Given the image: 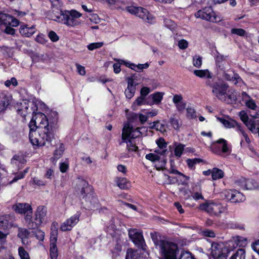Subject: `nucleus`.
Returning a JSON list of instances; mask_svg holds the SVG:
<instances>
[{"mask_svg":"<svg viewBox=\"0 0 259 259\" xmlns=\"http://www.w3.org/2000/svg\"><path fill=\"white\" fill-rule=\"evenodd\" d=\"M206 84L212 88L213 94L220 100L228 104H232L236 101V92L233 90L227 91L228 87L226 84L215 83L212 84L210 80L206 81Z\"/></svg>","mask_w":259,"mask_h":259,"instance_id":"f257e3e1","label":"nucleus"},{"mask_svg":"<svg viewBox=\"0 0 259 259\" xmlns=\"http://www.w3.org/2000/svg\"><path fill=\"white\" fill-rule=\"evenodd\" d=\"M33 114L32 118L30 121L28 126L29 128H33L38 130V132L35 133L32 131L31 133V138L35 134L38 135L41 134L42 136L46 135V132H53L51 126H49L48 119L46 115L42 113L38 112Z\"/></svg>","mask_w":259,"mask_h":259,"instance_id":"f03ea898","label":"nucleus"},{"mask_svg":"<svg viewBox=\"0 0 259 259\" xmlns=\"http://www.w3.org/2000/svg\"><path fill=\"white\" fill-rule=\"evenodd\" d=\"M154 243L159 250L161 259H177L179 249L176 243L165 240H157Z\"/></svg>","mask_w":259,"mask_h":259,"instance_id":"7ed1b4c3","label":"nucleus"},{"mask_svg":"<svg viewBox=\"0 0 259 259\" xmlns=\"http://www.w3.org/2000/svg\"><path fill=\"white\" fill-rule=\"evenodd\" d=\"M199 209L211 216L219 217L227 210V205L216 200H207L200 204Z\"/></svg>","mask_w":259,"mask_h":259,"instance_id":"20e7f679","label":"nucleus"},{"mask_svg":"<svg viewBox=\"0 0 259 259\" xmlns=\"http://www.w3.org/2000/svg\"><path fill=\"white\" fill-rule=\"evenodd\" d=\"M47 213V207L45 206H38L34 211V217L31 215V218L29 219L27 227L30 229H34L38 228L46 221Z\"/></svg>","mask_w":259,"mask_h":259,"instance_id":"39448f33","label":"nucleus"},{"mask_svg":"<svg viewBox=\"0 0 259 259\" xmlns=\"http://www.w3.org/2000/svg\"><path fill=\"white\" fill-rule=\"evenodd\" d=\"M125 10L149 24H154L156 22L155 17L144 8L131 6L126 7Z\"/></svg>","mask_w":259,"mask_h":259,"instance_id":"423d86ee","label":"nucleus"},{"mask_svg":"<svg viewBox=\"0 0 259 259\" xmlns=\"http://www.w3.org/2000/svg\"><path fill=\"white\" fill-rule=\"evenodd\" d=\"M34 132L35 133L38 132V130H35L33 128H29V138L30 142L33 145L38 146H44L46 143H50L53 140L54 137V132H46V135L42 136L41 134L38 135L35 134L34 136L31 138V132Z\"/></svg>","mask_w":259,"mask_h":259,"instance_id":"0eeeda50","label":"nucleus"},{"mask_svg":"<svg viewBox=\"0 0 259 259\" xmlns=\"http://www.w3.org/2000/svg\"><path fill=\"white\" fill-rule=\"evenodd\" d=\"M81 14L75 10L61 12L59 18L62 23L68 26L73 27L78 25L80 22L79 18Z\"/></svg>","mask_w":259,"mask_h":259,"instance_id":"6e6552de","label":"nucleus"},{"mask_svg":"<svg viewBox=\"0 0 259 259\" xmlns=\"http://www.w3.org/2000/svg\"><path fill=\"white\" fill-rule=\"evenodd\" d=\"M13 208L16 212L24 215L25 223L27 226L29 220L32 215L33 210L31 205L27 203H18L14 205Z\"/></svg>","mask_w":259,"mask_h":259,"instance_id":"1a4fd4ad","label":"nucleus"},{"mask_svg":"<svg viewBox=\"0 0 259 259\" xmlns=\"http://www.w3.org/2000/svg\"><path fill=\"white\" fill-rule=\"evenodd\" d=\"M211 148L213 153L223 157H226L230 154L227 142L224 139H220L214 142Z\"/></svg>","mask_w":259,"mask_h":259,"instance_id":"9d476101","label":"nucleus"},{"mask_svg":"<svg viewBox=\"0 0 259 259\" xmlns=\"http://www.w3.org/2000/svg\"><path fill=\"white\" fill-rule=\"evenodd\" d=\"M17 111L19 114L23 117H25L27 114L32 113L34 114L37 110L36 105L33 102L23 101L20 103V105H17Z\"/></svg>","mask_w":259,"mask_h":259,"instance_id":"9b49d317","label":"nucleus"},{"mask_svg":"<svg viewBox=\"0 0 259 259\" xmlns=\"http://www.w3.org/2000/svg\"><path fill=\"white\" fill-rule=\"evenodd\" d=\"M197 18L206 20L212 22H218L221 19L216 16L211 7H205L202 10L198 11L195 14Z\"/></svg>","mask_w":259,"mask_h":259,"instance_id":"f8f14e48","label":"nucleus"},{"mask_svg":"<svg viewBox=\"0 0 259 259\" xmlns=\"http://www.w3.org/2000/svg\"><path fill=\"white\" fill-rule=\"evenodd\" d=\"M140 128L137 127L134 129L129 124H125L122 130V140L123 142H125L127 139H135L141 136V133Z\"/></svg>","mask_w":259,"mask_h":259,"instance_id":"ddd939ff","label":"nucleus"},{"mask_svg":"<svg viewBox=\"0 0 259 259\" xmlns=\"http://www.w3.org/2000/svg\"><path fill=\"white\" fill-rule=\"evenodd\" d=\"M81 213L77 212L73 215L67 219L60 226L62 231H70L79 222Z\"/></svg>","mask_w":259,"mask_h":259,"instance_id":"4468645a","label":"nucleus"},{"mask_svg":"<svg viewBox=\"0 0 259 259\" xmlns=\"http://www.w3.org/2000/svg\"><path fill=\"white\" fill-rule=\"evenodd\" d=\"M146 158L153 162H155V167L157 169H163L166 163V159L165 157H161L155 153H149L146 154Z\"/></svg>","mask_w":259,"mask_h":259,"instance_id":"2eb2a0df","label":"nucleus"},{"mask_svg":"<svg viewBox=\"0 0 259 259\" xmlns=\"http://www.w3.org/2000/svg\"><path fill=\"white\" fill-rule=\"evenodd\" d=\"M226 197L227 199L232 203L240 202L245 200L243 194L236 190L227 191L226 193Z\"/></svg>","mask_w":259,"mask_h":259,"instance_id":"dca6fc26","label":"nucleus"},{"mask_svg":"<svg viewBox=\"0 0 259 259\" xmlns=\"http://www.w3.org/2000/svg\"><path fill=\"white\" fill-rule=\"evenodd\" d=\"M77 185L81 196L83 198H86L91 191V187L85 180L80 179L77 180Z\"/></svg>","mask_w":259,"mask_h":259,"instance_id":"f3484780","label":"nucleus"},{"mask_svg":"<svg viewBox=\"0 0 259 259\" xmlns=\"http://www.w3.org/2000/svg\"><path fill=\"white\" fill-rule=\"evenodd\" d=\"M128 236L135 244L142 245L144 241L142 233L138 231L137 229H133L129 230Z\"/></svg>","mask_w":259,"mask_h":259,"instance_id":"a211bd4d","label":"nucleus"},{"mask_svg":"<svg viewBox=\"0 0 259 259\" xmlns=\"http://www.w3.org/2000/svg\"><path fill=\"white\" fill-rule=\"evenodd\" d=\"M247 244V239L242 236H236L232 238L229 242V246L232 245L234 248H236L239 246L240 247H244Z\"/></svg>","mask_w":259,"mask_h":259,"instance_id":"6ab92c4d","label":"nucleus"},{"mask_svg":"<svg viewBox=\"0 0 259 259\" xmlns=\"http://www.w3.org/2000/svg\"><path fill=\"white\" fill-rule=\"evenodd\" d=\"M236 131L239 134L240 136L242 137L240 141L241 147H248L250 143V140L247 133L243 130L240 125H237Z\"/></svg>","mask_w":259,"mask_h":259,"instance_id":"aec40b11","label":"nucleus"},{"mask_svg":"<svg viewBox=\"0 0 259 259\" xmlns=\"http://www.w3.org/2000/svg\"><path fill=\"white\" fill-rule=\"evenodd\" d=\"M36 31L35 25L29 27L27 25H21L19 32L24 36L29 37L33 34Z\"/></svg>","mask_w":259,"mask_h":259,"instance_id":"412c9836","label":"nucleus"},{"mask_svg":"<svg viewBox=\"0 0 259 259\" xmlns=\"http://www.w3.org/2000/svg\"><path fill=\"white\" fill-rule=\"evenodd\" d=\"M224 77L225 79L232 81L234 84H238L240 87L244 83L242 79L237 73H234L233 76H231L225 73L224 74Z\"/></svg>","mask_w":259,"mask_h":259,"instance_id":"4be33fe9","label":"nucleus"},{"mask_svg":"<svg viewBox=\"0 0 259 259\" xmlns=\"http://www.w3.org/2000/svg\"><path fill=\"white\" fill-rule=\"evenodd\" d=\"M191 197L195 201L204 200V197L202 194V189L200 185H195L192 187Z\"/></svg>","mask_w":259,"mask_h":259,"instance_id":"5701e85b","label":"nucleus"},{"mask_svg":"<svg viewBox=\"0 0 259 259\" xmlns=\"http://www.w3.org/2000/svg\"><path fill=\"white\" fill-rule=\"evenodd\" d=\"M114 182L120 189H127L130 187V183L125 178L117 177L115 178Z\"/></svg>","mask_w":259,"mask_h":259,"instance_id":"b1692460","label":"nucleus"},{"mask_svg":"<svg viewBox=\"0 0 259 259\" xmlns=\"http://www.w3.org/2000/svg\"><path fill=\"white\" fill-rule=\"evenodd\" d=\"M11 97L4 94L0 95V113L3 112L10 104Z\"/></svg>","mask_w":259,"mask_h":259,"instance_id":"393cba45","label":"nucleus"},{"mask_svg":"<svg viewBox=\"0 0 259 259\" xmlns=\"http://www.w3.org/2000/svg\"><path fill=\"white\" fill-rule=\"evenodd\" d=\"M195 75L201 78L211 79L213 74L208 69L195 70L193 71Z\"/></svg>","mask_w":259,"mask_h":259,"instance_id":"a878e982","label":"nucleus"},{"mask_svg":"<svg viewBox=\"0 0 259 259\" xmlns=\"http://www.w3.org/2000/svg\"><path fill=\"white\" fill-rule=\"evenodd\" d=\"M222 245L216 242H213L211 245V253L214 257H220L222 256Z\"/></svg>","mask_w":259,"mask_h":259,"instance_id":"bb28decb","label":"nucleus"},{"mask_svg":"<svg viewBox=\"0 0 259 259\" xmlns=\"http://www.w3.org/2000/svg\"><path fill=\"white\" fill-rule=\"evenodd\" d=\"M217 120L222 123L225 127L227 128H232L236 127L237 129V125H239L235 120L233 119L227 120L223 117H217Z\"/></svg>","mask_w":259,"mask_h":259,"instance_id":"cd10ccee","label":"nucleus"},{"mask_svg":"<svg viewBox=\"0 0 259 259\" xmlns=\"http://www.w3.org/2000/svg\"><path fill=\"white\" fill-rule=\"evenodd\" d=\"M185 145L181 143H174V155L176 157H181L184 150Z\"/></svg>","mask_w":259,"mask_h":259,"instance_id":"c85d7f7f","label":"nucleus"},{"mask_svg":"<svg viewBox=\"0 0 259 259\" xmlns=\"http://www.w3.org/2000/svg\"><path fill=\"white\" fill-rule=\"evenodd\" d=\"M64 151V146L63 144H60L59 145V147L56 149L54 153V155L52 158L53 162H56V161L59 159L63 155V152Z\"/></svg>","mask_w":259,"mask_h":259,"instance_id":"c756f323","label":"nucleus"},{"mask_svg":"<svg viewBox=\"0 0 259 259\" xmlns=\"http://www.w3.org/2000/svg\"><path fill=\"white\" fill-rule=\"evenodd\" d=\"M125 259H143V258L140 256L138 250L128 249L126 252Z\"/></svg>","mask_w":259,"mask_h":259,"instance_id":"7c9ffc66","label":"nucleus"},{"mask_svg":"<svg viewBox=\"0 0 259 259\" xmlns=\"http://www.w3.org/2000/svg\"><path fill=\"white\" fill-rule=\"evenodd\" d=\"M224 176L223 171L218 168L214 167L211 170V177L213 180L222 179Z\"/></svg>","mask_w":259,"mask_h":259,"instance_id":"2f4dec72","label":"nucleus"},{"mask_svg":"<svg viewBox=\"0 0 259 259\" xmlns=\"http://www.w3.org/2000/svg\"><path fill=\"white\" fill-rule=\"evenodd\" d=\"M10 216L9 215H0V229L5 230L9 225Z\"/></svg>","mask_w":259,"mask_h":259,"instance_id":"473e14b6","label":"nucleus"},{"mask_svg":"<svg viewBox=\"0 0 259 259\" xmlns=\"http://www.w3.org/2000/svg\"><path fill=\"white\" fill-rule=\"evenodd\" d=\"M10 19H11V15L0 12V28L10 24Z\"/></svg>","mask_w":259,"mask_h":259,"instance_id":"72a5a7b5","label":"nucleus"},{"mask_svg":"<svg viewBox=\"0 0 259 259\" xmlns=\"http://www.w3.org/2000/svg\"><path fill=\"white\" fill-rule=\"evenodd\" d=\"M164 95V93L159 92L151 94L150 96L152 97L153 104H158L160 103L163 99Z\"/></svg>","mask_w":259,"mask_h":259,"instance_id":"f704fd0d","label":"nucleus"},{"mask_svg":"<svg viewBox=\"0 0 259 259\" xmlns=\"http://www.w3.org/2000/svg\"><path fill=\"white\" fill-rule=\"evenodd\" d=\"M28 172V168L25 169L22 171H20L15 174L13 179L9 182L10 184L15 183L19 180H21L25 177L26 174Z\"/></svg>","mask_w":259,"mask_h":259,"instance_id":"c9c22d12","label":"nucleus"},{"mask_svg":"<svg viewBox=\"0 0 259 259\" xmlns=\"http://www.w3.org/2000/svg\"><path fill=\"white\" fill-rule=\"evenodd\" d=\"M169 122L172 127L177 131L179 130L182 125V122L175 116L170 117Z\"/></svg>","mask_w":259,"mask_h":259,"instance_id":"e433bc0d","label":"nucleus"},{"mask_svg":"<svg viewBox=\"0 0 259 259\" xmlns=\"http://www.w3.org/2000/svg\"><path fill=\"white\" fill-rule=\"evenodd\" d=\"M156 143L158 146V147L159 148V150H161V153H167V144L165 142V140L163 138H161L157 139L156 141Z\"/></svg>","mask_w":259,"mask_h":259,"instance_id":"4c0bfd02","label":"nucleus"},{"mask_svg":"<svg viewBox=\"0 0 259 259\" xmlns=\"http://www.w3.org/2000/svg\"><path fill=\"white\" fill-rule=\"evenodd\" d=\"M244 124L246 125L248 128L254 134L257 133L258 124L255 123L254 121L252 120H248Z\"/></svg>","mask_w":259,"mask_h":259,"instance_id":"58836bf2","label":"nucleus"},{"mask_svg":"<svg viewBox=\"0 0 259 259\" xmlns=\"http://www.w3.org/2000/svg\"><path fill=\"white\" fill-rule=\"evenodd\" d=\"M245 251L243 249H238L230 258V259H245Z\"/></svg>","mask_w":259,"mask_h":259,"instance_id":"ea45409f","label":"nucleus"},{"mask_svg":"<svg viewBox=\"0 0 259 259\" xmlns=\"http://www.w3.org/2000/svg\"><path fill=\"white\" fill-rule=\"evenodd\" d=\"M32 235L39 242H42L45 238V232L40 229H37L32 232Z\"/></svg>","mask_w":259,"mask_h":259,"instance_id":"a19ab883","label":"nucleus"},{"mask_svg":"<svg viewBox=\"0 0 259 259\" xmlns=\"http://www.w3.org/2000/svg\"><path fill=\"white\" fill-rule=\"evenodd\" d=\"M50 255L51 259H57L58 250L56 245H50Z\"/></svg>","mask_w":259,"mask_h":259,"instance_id":"79ce46f5","label":"nucleus"},{"mask_svg":"<svg viewBox=\"0 0 259 259\" xmlns=\"http://www.w3.org/2000/svg\"><path fill=\"white\" fill-rule=\"evenodd\" d=\"M125 142L127 144L126 148L128 151L134 152L138 150V148L136 145L135 143L131 139H127V140H125Z\"/></svg>","mask_w":259,"mask_h":259,"instance_id":"37998d69","label":"nucleus"},{"mask_svg":"<svg viewBox=\"0 0 259 259\" xmlns=\"http://www.w3.org/2000/svg\"><path fill=\"white\" fill-rule=\"evenodd\" d=\"M151 127L160 132L165 131L164 125L160 123L159 121H154L150 123Z\"/></svg>","mask_w":259,"mask_h":259,"instance_id":"c03bdc74","label":"nucleus"},{"mask_svg":"<svg viewBox=\"0 0 259 259\" xmlns=\"http://www.w3.org/2000/svg\"><path fill=\"white\" fill-rule=\"evenodd\" d=\"M23 162L24 159L22 157L17 155H14L11 159V163L18 167H19V164L23 163Z\"/></svg>","mask_w":259,"mask_h":259,"instance_id":"a18cd8bd","label":"nucleus"},{"mask_svg":"<svg viewBox=\"0 0 259 259\" xmlns=\"http://www.w3.org/2000/svg\"><path fill=\"white\" fill-rule=\"evenodd\" d=\"M202 64V58L198 55L193 58V65L196 68H200Z\"/></svg>","mask_w":259,"mask_h":259,"instance_id":"49530a36","label":"nucleus"},{"mask_svg":"<svg viewBox=\"0 0 259 259\" xmlns=\"http://www.w3.org/2000/svg\"><path fill=\"white\" fill-rule=\"evenodd\" d=\"M258 187L257 183L252 179H247L246 185V190H253Z\"/></svg>","mask_w":259,"mask_h":259,"instance_id":"de8ad7c7","label":"nucleus"},{"mask_svg":"<svg viewBox=\"0 0 259 259\" xmlns=\"http://www.w3.org/2000/svg\"><path fill=\"white\" fill-rule=\"evenodd\" d=\"M163 22L164 26L170 29H174L176 26L175 23L169 18H164Z\"/></svg>","mask_w":259,"mask_h":259,"instance_id":"09e8293b","label":"nucleus"},{"mask_svg":"<svg viewBox=\"0 0 259 259\" xmlns=\"http://www.w3.org/2000/svg\"><path fill=\"white\" fill-rule=\"evenodd\" d=\"M18 253L21 259H30L28 253L23 247H19Z\"/></svg>","mask_w":259,"mask_h":259,"instance_id":"8fccbe9b","label":"nucleus"},{"mask_svg":"<svg viewBox=\"0 0 259 259\" xmlns=\"http://www.w3.org/2000/svg\"><path fill=\"white\" fill-rule=\"evenodd\" d=\"M30 234L29 231L26 229H20L19 230L18 236L21 238H28Z\"/></svg>","mask_w":259,"mask_h":259,"instance_id":"3c124183","label":"nucleus"},{"mask_svg":"<svg viewBox=\"0 0 259 259\" xmlns=\"http://www.w3.org/2000/svg\"><path fill=\"white\" fill-rule=\"evenodd\" d=\"M104 45L103 42H93L88 45L87 48L90 51L101 48Z\"/></svg>","mask_w":259,"mask_h":259,"instance_id":"603ef678","label":"nucleus"},{"mask_svg":"<svg viewBox=\"0 0 259 259\" xmlns=\"http://www.w3.org/2000/svg\"><path fill=\"white\" fill-rule=\"evenodd\" d=\"M106 2L108 6L111 9L119 8L117 0H106Z\"/></svg>","mask_w":259,"mask_h":259,"instance_id":"864d4df0","label":"nucleus"},{"mask_svg":"<svg viewBox=\"0 0 259 259\" xmlns=\"http://www.w3.org/2000/svg\"><path fill=\"white\" fill-rule=\"evenodd\" d=\"M136 88H127L125 91V95L127 98L131 99L134 95Z\"/></svg>","mask_w":259,"mask_h":259,"instance_id":"5fc2aeb1","label":"nucleus"},{"mask_svg":"<svg viewBox=\"0 0 259 259\" xmlns=\"http://www.w3.org/2000/svg\"><path fill=\"white\" fill-rule=\"evenodd\" d=\"M231 31L232 34L240 36H243L246 34V31L242 28H232Z\"/></svg>","mask_w":259,"mask_h":259,"instance_id":"6e6d98bb","label":"nucleus"},{"mask_svg":"<svg viewBox=\"0 0 259 259\" xmlns=\"http://www.w3.org/2000/svg\"><path fill=\"white\" fill-rule=\"evenodd\" d=\"M247 179L244 178H241L236 181V184L243 189L246 190Z\"/></svg>","mask_w":259,"mask_h":259,"instance_id":"4d7b16f0","label":"nucleus"},{"mask_svg":"<svg viewBox=\"0 0 259 259\" xmlns=\"http://www.w3.org/2000/svg\"><path fill=\"white\" fill-rule=\"evenodd\" d=\"M48 36L53 42H56L59 39V36L54 31H51L49 32Z\"/></svg>","mask_w":259,"mask_h":259,"instance_id":"13d9d810","label":"nucleus"},{"mask_svg":"<svg viewBox=\"0 0 259 259\" xmlns=\"http://www.w3.org/2000/svg\"><path fill=\"white\" fill-rule=\"evenodd\" d=\"M199 161L198 159H188L187 160V164L189 168L193 169L197 162Z\"/></svg>","mask_w":259,"mask_h":259,"instance_id":"bf43d9fd","label":"nucleus"},{"mask_svg":"<svg viewBox=\"0 0 259 259\" xmlns=\"http://www.w3.org/2000/svg\"><path fill=\"white\" fill-rule=\"evenodd\" d=\"M5 84L7 87H9L11 84L16 87L17 85L18 82L15 77H12L11 79L6 80L5 82Z\"/></svg>","mask_w":259,"mask_h":259,"instance_id":"052dcab7","label":"nucleus"},{"mask_svg":"<svg viewBox=\"0 0 259 259\" xmlns=\"http://www.w3.org/2000/svg\"><path fill=\"white\" fill-rule=\"evenodd\" d=\"M149 64L148 63H145L144 64H138L137 65V70L136 72H141L144 69H147L149 67Z\"/></svg>","mask_w":259,"mask_h":259,"instance_id":"680f3d73","label":"nucleus"},{"mask_svg":"<svg viewBox=\"0 0 259 259\" xmlns=\"http://www.w3.org/2000/svg\"><path fill=\"white\" fill-rule=\"evenodd\" d=\"M122 63L126 66L127 67L131 69L136 71L137 70V65L130 62V61H122Z\"/></svg>","mask_w":259,"mask_h":259,"instance_id":"e2e57ef3","label":"nucleus"},{"mask_svg":"<svg viewBox=\"0 0 259 259\" xmlns=\"http://www.w3.org/2000/svg\"><path fill=\"white\" fill-rule=\"evenodd\" d=\"M179 259H194L190 252L188 251H182L181 253Z\"/></svg>","mask_w":259,"mask_h":259,"instance_id":"0e129e2a","label":"nucleus"},{"mask_svg":"<svg viewBox=\"0 0 259 259\" xmlns=\"http://www.w3.org/2000/svg\"><path fill=\"white\" fill-rule=\"evenodd\" d=\"M35 40L41 44H45L47 42L45 35L42 34L37 35L35 38Z\"/></svg>","mask_w":259,"mask_h":259,"instance_id":"69168bd1","label":"nucleus"},{"mask_svg":"<svg viewBox=\"0 0 259 259\" xmlns=\"http://www.w3.org/2000/svg\"><path fill=\"white\" fill-rule=\"evenodd\" d=\"M203 235L205 237L213 238L215 236L214 232L210 230L206 229L202 232Z\"/></svg>","mask_w":259,"mask_h":259,"instance_id":"338daca9","label":"nucleus"},{"mask_svg":"<svg viewBox=\"0 0 259 259\" xmlns=\"http://www.w3.org/2000/svg\"><path fill=\"white\" fill-rule=\"evenodd\" d=\"M145 104V97L140 96L134 102L133 105L141 106Z\"/></svg>","mask_w":259,"mask_h":259,"instance_id":"774afa93","label":"nucleus"}]
</instances>
